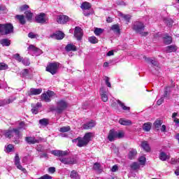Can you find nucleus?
<instances>
[{"label":"nucleus","instance_id":"nucleus-25","mask_svg":"<svg viewBox=\"0 0 179 179\" xmlns=\"http://www.w3.org/2000/svg\"><path fill=\"white\" fill-rule=\"evenodd\" d=\"M80 8L81 9H83V10H89V9L92 8V4H90V3L87 1H85L82 3V5L80 6Z\"/></svg>","mask_w":179,"mask_h":179},{"label":"nucleus","instance_id":"nucleus-54","mask_svg":"<svg viewBox=\"0 0 179 179\" xmlns=\"http://www.w3.org/2000/svg\"><path fill=\"white\" fill-rule=\"evenodd\" d=\"M105 83L108 87H111V83H110V78L105 77Z\"/></svg>","mask_w":179,"mask_h":179},{"label":"nucleus","instance_id":"nucleus-2","mask_svg":"<svg viewBox=\"0 0 179 179\" xmlns=\"http://www.w3.org/2000/svg\"><path fill=\"white\" fill-rule=\"evenodd\" d=\"M92 136H93L92 133H86L83 138L78 137L77 138L73 139L72 142L75 143L76 142L78 141L77 146H78V148H83V146H86L87 143L90 142Z\"/></svg>","mask_w":179,"mask_h":179},{"label":"nucleus","instance_id":"nucleus-3","mask_svg":"<svg viewBox=\"0 0 179 179\" xmlns=\"http://www.w3.org/2000/svg\"><path fill=\"white\" fill-rule=\"evenodd\" d=\"M57 106H51L50 107V111H56L57 114H62V113L64 110H66L68 107V103L66 101L61 99L57 101L56 103Z\"/></svg>","mask_w":179,"mask_h":179},{"label":"nucleus","instance_id":"nucleus-42","mask_svg":"<svg viewBox=\"0 0 179 179\" xmlns=\"http://www.w3.org/2000/svg\"><path fill=\"white\" fill-rule=\"evenodd\" d=\"M165 89L166 90L164 92V97H166V99H170V92H169L170 87H166Z\"/></svg>","mask_w":179,"mask_h":179},{"label":"nucleus","instance_id":"nucleus-8","mask_svg":"<svg viewBox=\"0 0 179 179\" xmlns=\"http://www.w3.org/2000/svg\"><path fill=\"white\" fill-rule=\"evenodd\" d=\"M59 160L64 164H75L76 163V158L75 157H61Z\"/></svg>","mask_w":179,"mask_h":179},{"label":"nucleus","instance_id":"nucleus-58","mask_svg":"<svg viewBox=\"0 0 179 179\" xmlns=\"http://www.w3.org/2000/svg\"><path fill=\"white\" fill-rule=\"evenodd\" d=\"M165 23H166V24L168 26H172L173 25V20H164Z\"/></svg>","mask_w":179,"mask_h":179},{"label":"nucleus","instance_id":"nucleus-47","mask_svg":"<svg viewBox=\"0 0 179 179\" xmlns=\"http://www.w3.org/2000/svg\"><path fill=\"white\" fill-rule=\"evenodd\" d=\"M21 62L25 66H29V65H30V60H29V59L27 58H24V59L22 58Z\"/></svg>","mask_w":179,"mask_h":179},{"label":"nucleus","instance_id":"nucleus-7","mask_svg":"<svg viewBox=\"0 0 179 179\" xmlns=\"http://www.w3.org/2000/svg\"><path fill=\"white\" fill-rule=\"evenodd\" d=\"M43 141L41 137H34L28 136L25 138V141L29 143V145H36V143H40Z\"/></svg>","mask_w":179,"mask_h":179},{"label":"nucleus","instance_id":"nucleus-64","mask_svg":"<svg viewBox=\"0 0 179 179\" xmlns=\"http://www.w3.org/2000/svg\"><path fill=\"white\" fill-rule=\"evenodd\" d=\"M166 125H162V127H161V131L162 132H166Z\"/></svg>","mask_w":179,"mask_h":179},{"label":"nucleus","instance_id":"nucleus-33","mask_svg":"<svg viewBox=\"0 0 179 179\" xmlns=\"http://www.w3.org/2000/svg\"><path fill=\"white\" fill-rule=\"evenodd\" d=\"M117 103L119 105H120V107H122V110L124 111H129V110H131V108L125 106V104H124V103H122L121 101L117 100Z\"/></svg>","mask_w":179,"mask_h":179},{"label":"nucleus","instance_id":"nucleus-61","mask_svg":"<svg viewBox=\"0 0 179 179\" xmlns=\"http://www.w3.org/2000/svg\"><path fill=\"white\" fill-rule=\"evenodd\" d=\"M48 172L51 173V174H54V173H55V167H50L48 169Z\"/></svg>","mask_w":179,"mask_h":179},{"label":"nucleus","instance_id":"nucleus-46","mask_svg":"<svg viewBox=\"0 0 179 179\" xmlns=\"http://www.w3.org/2000/svg\"><path fill=\"white\" fill-rule=\"evenodd\" d=\"M162 122L160 120H157L154 122V126L155 127L156 129H159V127H162Z\"/></svg>","mask_w":179,"mask_h":179},{"label":"nucleus","instance_id":"nucleus-5","mask_svg":"<svg viewBox=\"0 0 179 179\" xmlns=\"http://www.w3.org/2000/svg\"><path fill=\"white\" fill-rule=\"evenodd\" d=\"M59 66V65L57 62L50 63L46 67V71L47 72H50L52 75H55L58 71Z\"/></svg>","mask_w":179,"mask_h":179},{"label":"nucleus","instance_id":"nucleus-38","mask_svg":"<svg viewBox=\"0 0 179 179\" xmlns=\"http://www.w3.org/2000/svg\"><path fill=\"white\" fill-rule=\"evenodd\" d=\"M131 169L133 170H138L140 169L141 165L138 162H134L130 165Z\"/></svg>","mask_w":179,"mask_h":179},{"label":"nucleus","instance_id":"nucleus-29","mask_svg":"<svg viewBox=\"0 0 179 179\" xmlns=\"http://www.w3.org/2000/svg\"><path fill=\"white\" fill-rule=\"evenodd\" d=\"M166 52H176L177 51V48L174 45H169L165 48Z\"/></svg>","mask_w":179,"mask_h":179},{"label":"nucleus","instance_id":"nucleus-57","mask_svg":"<svg viewBox=\"0 0 179 179\" xmlns=\"http://www.w3.org/2000/svg\"><path fill=\"white\" fill-rule=\"evenodd\" d=\"M179 160L178 159L176 158H172L171 159V164H177V163H178Z\"/></svg>","mask_w":179,"mask_h":179},{"label":"nucleus","instance_id":"nucleus-40","mask_svg":"<svg viewBox=\"0 0 179 179\" xmlns=\"http://www.w3.org/2000/svg\"><path fill=\"white\" fill-rule=\"evenodd\" d=\"M119 16H121V17H123L126 22H129V19H131V15H124L122 13H119Z\"/></svg>","mask_w":179,"mask_h":179},{"label":"nucleus","instance_id":"nucleus-43","mask_svg":"<svg viewBox=\"0 0 179 179\" xmlns=\"http://www.w3.org/2000/svg\"><path fill=\"white\" fill-rule=\"evenodd\" d=\"M13 58L17 61V62H22V59H23V57H20V55L18 53L13 55Z\"/></svg>","mask_w":179,"mask_h":179},{"label":"nucleus","instance_id":"nucleus-12","mask_svg":"<svg viewBox=\"0 0 179 179\" xmlns=\"http://www.w3.org/2000/svg\"><path fill=\"white\" fill-rule=\"evenodd\" d=\"M99 93L101 94V99L102 101H104L106 103L108 100V93L107 92V90H106V87H101L99 91Z\"/></svg>","mask_w":179,"mask_h":179},{"label":"nucleus","instance_id":"nucleus-34","mask_svg":"<svg viewBox=\"0 0 179 179\" xmlns=\"http://www.w3.org/2000/svg\"><path fill=\"white\" fill-rule=\"evenodd\" d=\"M151 129H152V124H150L149 122L144 124V125L143 127V129L144 131H146V132H149V131H150Z\"/></svg>","mask_w":179,"mask_h":179},{"label":"nucleus","instance_id":"nucleus-45","mask_svg":"<svg viewBox=\"0 0 179 179\" xmlns=\"http://www.w3.org/2000/svg\"><path fill=\"white\" fill-rule=\"evenodd\" d=\"M70 176L71 178H73V179L80 178L79 177V175H78V173H76V171H71Z\"/></svg>","mask_w":179,"mask_h":179},{"label":"nucleus","instance_id":"nucleus-13","mask_svg":"<svg viewBox=\"0 0 179 179\" xmlns=\"http://www.w3.org/2000/svg\"><path fill=\"white\" fill-rule=\"evenodd\" d=\"M74 36L78 41L82 40V37H83V31L82 30V28L76 27L74 30Z\"/></svg>","mask_w":179,"mask_h":179},{"label":"nucleus","instance_id":"nucleus-17","mask_svg":"<svg viewBox=\"0 0 179 179\" xmlns=\"http://www.w3.org/2000/svg\"><path fill=\"white\" fill-rule=\"evenodd\" d=\"M96 127V122L94 120H91L83 125V129H92Z\"/></svg>","mask_w":179,"mask_h":179},{"label":"nucleus","instance_id":"nucleus-1","mask_svg":"<svg viewBox=\"0 0 179 179\" xmlns=\"http://www.w3.org/2000/svg\"><path fill=\"white\" fill-rule=\"evenodd\" d=\"M20 129H26V124L23 122H20V127L18 129H13L11 130H8L5 132L4 135L6 138H15V139H19L20 138Z\"/></svg>","mask_w":179,"mask_h":179},{"label":"nucleus","instance_id":"nucleus-62","mask_svg":"<svg viewBox=\"0 0 179 179\" xmlns=\"http://www.w3.org/2000/svg\"><path fill=\"white\" fill-rule=\"evenodd\" d=\"M27 9H29L28 5H24L20 7L21 10H27Z\"/></svg>","mask_w":179,"mask_h":179},{"label":"nucleus","instance_id":"nucleus-20","mask_svg":"<svg viewBox=\"0 0 179 179\" xmlns=\"http://www.w3.org/2000/svg\"><path fill=\"white\" fill-rule=\"evenodd\" d=\"M119 124L121 125H124L126 127H128L129 125H132V122L129 120H125L124 118H121L119 120Z\"/></svg>","mask_w":179,"mask_h":179},{"label":"nucleus","instance_id":"nucleus-55","mask_svg":"<svg viewBox=\"0 0 179 179\" xmlns=\"http://www.w3.org/2000/svg\"><path fill=\"white\" fill-rule=\"evenodd\" d=\"M38 179H52V177H51V176H50L48 174H45V175L38 178Z\"/></svg>","mask_w":179,"mask_h":179},{"label":"nucleus","instance_id":"nucleus-28","mask_svg":"<svg viewBox=\"0 0 179 179\" xmlns=\"http://www.w3.org/2000/svg\"><path fill=\"white\" fill-rule=\"evenodd\" d=\"M15 17L18 20L20 24H26V18H24V15H17Z\"/></svg>","mask_w":179,"mask_h":179},{"label":"nucleus","instance_id":"nucleus-59","mask_svg":"<svg viewBox=\"0 0 179 179\" xmlns=\"http://www.w3.org/2000/svg\"><path fill=\"white\" fill-rule=\"evenodd\" d=\"M164 101V99L163 97H162L161 99H159L157 101V106H162V104H163V102Z\"/></svg>","mask_w":179,"mask_h":179},{"label":"nucleus","instance_id":"nucleus-63","mask_svg":"<svg viewBox=\"0 0 179 179\" xmlns=\"http://www.w3.org/2000/svg\"><path fill=\"white\" fill-rule=\"evenodd\" d=\"M117 170H118V166L117 165L113 166L111 169V171L113 173H115V171H117Z\"/></svg>","mask_w":179,"mask_h":179},{"label":"nucleus","instance_id":"nucleus-60","mask_svg":"<svg viewBox=\"0 0 179 179\" xmlns=\"http://www.w3.org/2000/svg\"><path fill=\"white\" fill-rule=\"evenodd\" d=\"M31 113L33 114H38V108L37 107H34L32 109H31Z\"/></svg>","mask_w":179,"mask_h":179},{"label":"nucleus","instance_id":"nucleus-22","mask_svg":"<svg viewBox=\"0 0 179 179\" xmlns=\"http://www.w3.org/2000/svg\"><path fill=\"white\" fill-rule=\"evenodd\" d=\"M65 50L66 51H67V52H69L70 51H76L77 48L75 45L72 43H69L65 47Z\"/></svg>","mask_w":179,"mask_h":179},{"label":"nucleus","instance_id":"nucleus-4","mask_svg":"<svg viewBox=\"0 0 179 179\" xmlns=\"http://www.w3.org/2000/svg\"><path fill=\"white\" fill-rule=\"evenodd\" d=\"M132 29L136 33L141 34L143 37H146L149 34V32L145 31V25L141 22H134Z\"/></svg>","mask_w":179,"mask_h":179},{"label":"nucleus","instance_id":"nucleus-21","mask_svg":"<svg viewBox=\"0 0 179 179\" xmlns=\"http://www.w3.org/2000/svg\"><path fill=\"white\" fill-rule=\"evenodd\" d=\"M141 148L145 150V152H150V145L148 141L141 142Z\"/></svg>","mask_w":179,"mask_h":179},{"label":"nucleus","instance_id":"nucleus-52","mask_svg":"<svg viewBox=\"0 0 179 179\" xmlns=\"http://www.w3.org/2000/svg\"><path fill=\"white\" fill-rule=\"evenodd\" d=\"M93 169L95 170V171H100V164L99 163H95Z\"/></svg>","mask_w":179,"mask_h":179},{"label":"nucleus","instance_id":"nucleus-48","mask_svg":"<svg viewBox=\"0 0 179 179\" xmlns=\"http://www.w3.org/2000/svg\"><path fill=\"white\" fill-rule=\"evenodd\" d=\"M138 162L141 166H145L146 163V157L142 156L139 158Z\"/></svg>","mask_w":179,"mask_h":179},{"label":"nucleus","instance_id":"nucleus-37","mask_svg":"<svg viewBox=\"0 0 179 179\" xmlns=\"http://www.w3.org/2000/svg\"><path fill=\"white\" fill-rule=\"evenodd\" d=\"M88 41H90L91 44H97V43H99V39H97L96 36H91L88 38Z\"/></svg>","mask_w":179,"mask_h":179},{"label":"nucleus","instance_id":"nucleus-23","mask_svg":"<svg viewBox=\"0 0 179 179\" xmlns=\"http://www.w3.org/2000/svg\"><path fill=\"white\" fill-rule=\"evenodd\" d=\"M52 37L56 38V40H62L64 37H65V34L62 31L57 32L56 34H53Z\"/></svg>","mask_w":179,"mask_h":179},{"label":"nucleus","instance_id":"nucleus-36","mask_svg":"<svg viewBox=\"0 0 179 179\" xmlns=\"http://www.w3.org/2000/svg\"><path fill=\"white\" fill-rule=\"evenodd\" d=\"M136 150H131L129 151V159H130L131 160H132V159H134L135 157V156H136Z\"/></svg>","mask_w":179,"mask_h":179},{"label":"nucleus","instance_id":"nucleus-24","mask_svg":"<svg viewBox=\"0 0 179 179\" xmlns=\"http://www.w3.org/2000/svg\"><path fill=\"white\" fill-rule=\"evenodd\" d=\"M28 50H30L31 51H33L34 52H35L36 54H37L38 55H40V54H41V50H40L39 48H36V46L31 45L29 46Z\"/></svg>","mask_w":179,"mask_h":179},{"label":"nucleus","instance_id":"nucleus-14","mask_svg":"<svg viewBox=\"0 0 179 179\" xmlns=\"http://www.w3.org/2000/svg\"><path fill=\"white\" fill-rule=\"evenodd\" d=\"M43 92V89L41 88H31L28 92L27 94L28 96H37L38 94H41Z\"/></svg>","mask_w":179,"mask_h":179},{"label":"nucleus","instance_id":"nucleus-6","mask_svg":"<svg viewBox=\"0 0 179 179\" xmlns=\"http://www.w3.org/2000/svg\"><path fill=\"white\" fill-rule=\"evenodd\" d=\"M55 95V93H54V92L48 90L46 92V93H43L41 94V99L46 103H50V101H51V99H52Z\"/></svg>","mask_w":179,"mask_h":179},{"label":"nucleus","instance_id":"nucleus-26","mask_svg":"<svg viewBox=\"0 0 179 179\" xmlns=\"http://www.w3.org/2000/svg\"><path fill=\"white\" fill-rule=\"evenodd\" d=\"M159 159L162 160V162H166V160H169L170 159V155H167L166 152H162L159 154Z\"/></svg>","mask_w":179,"mask_h":179},{"label":"nucleus","instance_id":"nucleus-10","mask_svg":"<svg viewBox=\"0 0 179 179\" xmlns=\"http://www.w3.org/2000/svg\"><path fill=\"white\" fill-rule=\"evenodd\" d=\"M35 20L37 22V23L44 24V23H45L48 19L47 18V16H45V13H42L40 15L36 16Z\"/></svg>","mask_w":179,"mask_h":179},{"label":"nucleus","instance_id":"nucleus-53","mask_svg":"<svg viewBox=\"0 0 179 179\" xmlns=\"http://www.w3.org/2000/svg\"><path fill=\"white\" fill-rule=\"evenodd\" d=\"M28 37H29V38H37L38 36L33 32H30L28 34Z\"/></svg>","mask_w":179,"mask_h":179},{"label":"nucleus","instance_id":"nucleus-51","mask_svg":"<svg viewBox=\"0 0 179 179\" xmlns=\"http://www.w3.org/2000/svg\"><path fill=\"white\" fill-rule=\"evenodd\" d=\"M8 69V66L5 63H0V71H6Z\"/></svg>","mask_w":179,"mask_h":179},{"label":"nucleus","instance_id":"nucleus-35","mask_svg":"<svg viewBox=\"0 0 179 179\" xmlns=\"http://www.w3.org/2000/svg\"><path fill=\"white\" fill-rule=\"evenodd\" d=\"M24 14L27 20H31V19H33V13H31V11L27 10L24 12Z\"/></svg>","mask_w":179,"mask_h":179},{"label":"nucleus","instance_id":"nucleus-30","mask_svg":"<svg viewBox=\"0 0 179 179\" xmlns=\"http://www.w3.org/2000/svg\"><path fill=\"white\" fill-rule=\"evenodd\" d=\"M0 44L3 45V47H9L10 45V41L9 39H2L0 41Z\"/></svg>","mask_w":179,"mask_h":179},{"label":"nucleus","instance_id":"nucleus-9","mask_svg":"<svg viewBox=\"0 0 179 179\" xmlns=\"http://www.w3.org/2000/svg\"><path fill=\"white\" fill-rule=\"evenodd\" d=\"M13 32V25L12 24H2V33L4 34H10Z\"/></svg>","mask_w":179,"mask_h":179},{"label":"nucleus","instance_id":"nucleus-56","mask_svg":"<svg viewBox=\"0 0 179 179\" xmlns=\"http://www.w3.org/2000/svg\"><path fill=\"white\" fill-rule=\"evenodd\" d=\"M6 150H7V152H12V150H13V145L9 144V145L7 146V148H6Z\"/></svg>","mask_w":179,"mask_h":179},{"label":"nucleus","instance_id":"nucleus-15","mask_svg":"<svg viewBox=\"0 0 179 179\" xmlns=\"http://www.w3.org/2000/svg\"><path fill=\"white\" fill-rule=\"evenodd\" d=\"M57 22L59 24H65V23L69 22V17L67 15H59L57 17Z\"/></svg>","mask_w":179,"mask_h":179},{"label":"nucleus","instance_id":"nucleus-50","mask_svg":"<svg viewBox=\"0 0 179 179\" xmlns=\"http://www.w3.org/2000/svg\"><path fill=\"white\" fill-rule=\"evenodd\" d=\"M124 133L122 131H120L119 132L116 131V138L118 139H121V138H124Z\"/></svg>","mask_w":179,"mask_h":179},{"label":"nucleus","instance_id":"nucleus-11","mask_svg":"<svg viewBox=\"0 0 179 179\" xmlns=\"http://www.w3.org/2000/svg\"><path fill=\"white\" fill-rule=\"evenodd\" d=\"M14 163L17 167V169H18V170H21V171H22V173H26V169L23 168V166H22V165L20 164V158L19 157V155L16 154L15 159H14Z\"/></svg>","mask_w":179,"mask_h":179},{"label":"nucleus","instance_id":"nucleus-44","mask_svg":"<svg viewBox=\"0 0 179 179\" xmlns=\"http://www.w3.org/2000/svg\"><path fill=\"white\" fill-rule=\"evenodd\" d=\"M71 131V127H62L59 129V132H69Z\"/></svg>","mask_w":179,"mask_h":179},{"label":"nucleus","instance_id":"nucleus-39","mask_svg":"<svg viewBox=\"0 0 179 179\" xmlns=\"http://www.w3.org/2000/svg\"><path fill=\"white\" fill-rule=\"evenodd\" d=\"M103 31H104V29L101 28H95L94 33L96 36H100V34H103Z\"/></svg>","mask_w":179,"mask_h":179},{"label":"nucleus","instance_id":"nucleus-49","mask_svg":"<svg viewBox=\"0 0 179 179\" xmlns=\"http://www.w3.org/2000/svg\"><path fill=\"white\" fill-rule=\"evenodd\" d=\"M20 75H21V76H22L23 78L27 76V75H29V69H25L22 70V71H21Z\"/></svg>","mask_w":179,"mask_h":179},{"label":"nucleus","instance_id":"nucleus-41","mask_svg":"<svg viewBox=\"0 0 179 179\" xmlns=\"http://www.w3.org/2000/svg\"><path fill=\"white\" fill-rule=\"evenodd\" d=\"M39 124L43 127H47L48 125V119L43 118L39 120Z\"/></svg>","mask_w":179,"mask_h":179},{"label":"nucleus","instance_id":"nucleus-16","mask_svg":"<svg viewBox=\"0 0 179 179\" xmlns=\"http://www.w3.org/2000/svg\"><path fill=\"white\" fill-rule=\"evenodd\" d=\"M108 139L110 142L115 141V139H117V131L114 129L110 130L108 135Z\"/></svg>","mask_w":179,"mask_h":179},{"label":"nucleus","instance_id":"nucleus-32","mask_svg":"<svg viewBox=\"0 0 179 179\" xmlns=\"http://www.w3.org/2000/svg\"><path fill=\"white\" fill-rule=\"evenodd\" d=\"M111 30L115 33V34H120V26L118 24H114L111 27Z\"/></svg>","mask_w":179,"mask_h":179},{"label":"nucleus","instance_id":"nucleus-18","mask_svg":"<svg viewBox=\"0 0 179 179\" xmlns=\"http://www.w3.org/2000/svg\"><path fill=\"white\" fill-rule=\"evenodd\" d=\"M15 100V97H11L9 98L8 99L0 101V107H3V106H6V104H10V103H13V101Z\"/></svg>","mask_w":179,"mask_h":179},{"label":"nucleus","instance_id":"nucleus-27","mask_svg":"<svg viewBox=\"0 0 179 179\" xmlns=\"http://www.w3.org/2000/svg\"><path fill=\"white\" fill-rule=\"evenodd\" d=\"M145 61L148 62V64H152L153 66H159V62H157L155 59H153L152 58L147 57L145 58Z\"/></svg>","mask_w":179,"mask_h":179},{"label":"nucleus","instance_id":"nucleus-31","mask_svg":"<svg viewBox=\"0 0 179 179\" xmlns=\"http://www.w3.org/2000/svg\"><path fill=\"white\" fill-rule=\"evenodd\" d=\"M173 42V38L171 36H166L164 37V43L166 45L171 44Z\"/></svg>","mask_w":179,"mask_h":179},{"label":"nucleus","instance_id":"nucleus-19","mask_svg":"<svg viewBox=\"0 0 179 179\" xmlns=\"http://www.w3.org/2000/svg\"><path fill=\"white\" fill-rule=\"evenodd\" d=\"M51 153H52V155H54L55 156H58L59 157H62L64 156H66L68 152L66 151H62V150H52Z\"/></svg>","mask_w":179,"mask_h":179}]
</instances>
